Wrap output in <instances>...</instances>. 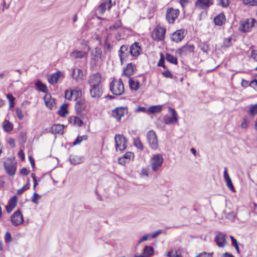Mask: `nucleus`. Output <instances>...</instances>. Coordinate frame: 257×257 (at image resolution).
I'll return each instance as SVG.
<instances>
[{
    "label": "nucleus",
    "mask_w": 257,
    "mask_h": 257,
    "mask_svg": "<svg viewBox=\"0 0 257 257\" xmlns=\"http://www.w3.org/2000/svg\"><path fill=\"white\" fill-rule=\"evenodd\" d=\"M44 100L46 106L52 110L55 107V100L50 94H46L44 97Z\"/></svg>",
    "instance_id": "aec40b11"
},
{
    "label": "nucleus",
    "mask_w": 257,
    "mask_h": 257,
    "mask_svg": "<svg viewBox=\"0 0 257 257\" xmlns=\"http://www.w3.org/2000/svg\"><path fill=\"white\" fill-rule=\"evenodd\" d=\"M213 4V0H197L195 2V7L199 9L206 10Z\"/></svg>",
    "instance_id": "2eb2a0df"
},
{
    "label": "nucleus",
    "mask_w": 257,
    "mask_h": 257,
    "mask_svg": "<svg viewBox=\"0 0 257 257\" xmlns=\"http://www.w3.org/2000/svg\"><path fill=\"white\" fill-rule=\"evenodd\" d=\"M154 249L152 246L146 245L143 249V254L145 257H149L154 253Z\"/></svg>",
    "instance_id": "2f4dec72"
},
{
    "label": "nucleus",
    "mask_w": 257,
    "mask_h": 257,
    "mask_svg": "<svg viewBox=\"0 0 257 257\" xmlns=\"http://www.w3.org/2000/svg\"><path fill=\"white\" fill-rule=\"evenodd\" d=\"M132 157H134V153L131 152H127L123 156V158L130 160Z\"/></svg>",
    "instance_id": "bf43d9fd"
},
{
    "label": "nucleus",
    "mask_w": 257,
    "mask_h": 257,
    "mask_svg": "<svg viewBox=\"0 0 257 257\" xmlns=\"http://www.w3.org/2000/svg\"><path fill=\"white\" fill-rule=\"evenodd\" d=\"M130 87L132 90H137L140 86L139 81H128Z\"/></svg>",
    "instance_id": "a19ab883"
},
{
    "label": "nucleus",
    "mask_w": 257,
    "mask_h": 257,
    "mask_svg": "<svg viewBox=\"0 0 257 257\" xmlns=\"http://www.w3.org/2000/svg\"><path fill=\"white\" fill-rule=\"evenodd\" d=\"M128 50V47L126 45H122L119 50V53H125Z\"/></svg>",
    "instance_id": "e2e57ef3"
},
{
    "label": "nucleus",
    "mask_w": 257,
    "mask_h": 257,
    "mask_svg": "<svg viewBox=\"0 0 257 257\" xmlns=\"http://www.w3.org/2000/svg\"><path fill=\"white\" fill-rule=\"evenodd\" d=\"M91 55L93 56V58L91 60V63L93 61L94 62V64L100 59L102 55V51L100 48L96 47L94 50L92 51Z\"/></svg>",
    "instance_id": "6ab92c4d"
},
{
    "label": "nucleus",
    "mask_w": 257,
    "mask_h": 257,
    "mask_svg": "<svg viewBox=\"0 0 257 257\" xmlns=\"http://www.w3.org/2000/svg\"><path fill=\"white\" fill-rule=\"evenodd\" d=\"M115 148L116 151L118 149L120 151H123L127 148V139L122 135L116 134L114 137Z\"/></svg>",
    "instance_id": "7ed1b4c3"
},
{
    "label": "nucleus",
    "mask_w": 257,
    "mask_h": 257,
    "mask_svg": "<svg viewBox=\"0 0 257 257\" xmlns=\"http://www.w3.org/2000/svg\"><path fill=\"white\" fill-rule=\"evenodd\" d=\"M11 221L14 226H18L24 222L23 216L20 209H18L11 216Z\"/></svg>",
    "instance_id": "0eeeda50"
},
{
    "label": "nucleus",
    "mask_w": 257,
    "mask_h": 257,
    "mask_svg": "<svg viewBox=\"0 0 257 257\" xmlns=\"http://www.w3.org/2000/svg\"><path fill=\"white\" fill-rule=\"evenodd\" d=\"M162 109V105H152L149 107L148 111L152 114L160 112Z\"/></svg>",
    "instance_id": "7c9ffc66"
},
{
    "label": "nucleus",
    "mask_w": 257,
    "mask_h": 257,
    "mask_svg": "<svg viewBox=\"0 0 257 257\" xmlns=\"http://www.w3.org/2000/svg\"><path fill=\"white\" fill-rule=\"evenodd\" d=\"M92 81H88V83L91 86L90 95L92 98H98L102 94V91L100 89V83L101 81H98L96 84H92Z\"/></svg>",
    "instance_id": "423d86ee"
},
{
    "label": "nucleus",
    "mask_w": 257,
    "mask_h": 257,
    "mask_svg": "<svg viewBox=\"0 0 257 257\" xmlns=\"http://www.w3.org/2000/svg\"><path fill=\"white\" fill-rule=\"evenodd\" d=\"M101 75L99 73H95L90 76L89 80H101Z\"/></svg>",
    "instance_id": "8fccbe9b"
},
{
    "label": "nucleus",
    "mask_w": 257,
    "mask_h": 257,
    "mask_svg": "<svg viewBox=\"0 0 257 257\" xmlns=\"http://www.w3.org/2000/svg\"><path fill=\"white\" fill-rule=\"evenodd\" d=\"M213 252H202L197 254L195 257H212Z\"/></svg>",
    "instance_id": "5fc2aeb1"
},
{
    "label": "nucleus",
    "mask_w": 257,
    "mask_h": 257,
    "mask_svg": "<svg viewBox=\"0 0 257 257\" xmlns=\"http://www.w3.org/2000/svg\"><path fill=\"white\" fill-rule=\"evenodd\" d=\"M64 78V74L63 72L58 71L52 74L48 78L47 80H58V79H63Z\"/></svg>",
    "instance_id": "a878e982"
},
{
    "label": "nucleus",
    "mask_w": 257,
    "mask_h": 257,
    "mask_svg": "<svg viewBox=\"0 0 257 257\" xmlns=\"http://www.w3.org/2000/svg\"><path fill=\"white\" fill-rule=\"evenodd\" d=\"M3 128L6 132H10L13 130V124L9 121V120H6L3 123Z\"/></svg>",
    "instance_id": "c9c22d12"
},
{
    "label": "nucleus",
    "mask_w": 257,
    "mask_h": 257,
    "mask_svg": "<svg viewBox=\"0 0 257 257\" xmlns=\"http://www.w3.org/2000/svg\"><path fill=\"white\" fill-rule=\"evenodd\" d=\"M29 188L28 187V184H25L24 186H23L21 189H18L17 191V194L18 195L21 194L22 193V192L27 189H28Z\"/></svg>",
    "instance_id": "052dcab7"
},
{
    "label": "nucleus",
    "mask_w": 257,
    "mask_h": 257,
    "mask_svg": "<svg viewBox=\"0 0 257 257\" xmlns=\"http://www.w3.org/2000/svg\"><path fill=\"white\" fill-rule=\"evenodd\" d=\"M64 125L60 124H55L50 127L49 132L53 134H63Z\"/></svg>",
    "instance_id": "4be33fe9"
},
{
    "label": "nucleus",
    "mask_w": 257,
    "mask_h": 257,
    "mask_svg": "<svg viewBox=\"0 0 257 257\" xmlns=\"http://www.w3.org/2000/svg\"><path fill=\"white\" fill-rule=\"evenodd\" d=\"M5 239L7 242L10 243L12 241L13 238L10 233L8 231L6 232L5 235Z\"/></svg>",
    "instance_id": "6e6d98bb"
},
{
    "label": "nucleus",
    "mask_w": 257,
    "mask_h": 257,
    "mask_svg": "<svg viewBox=\"0 0 257 257\" xmlns=\"http://www.w3.org/2000/svg\"><path fill=\"white\" fill-rule=\"evenodd\" d=\"M215 241L220 247H224L226 244V236L224 234L218 232L215 237Z\"/></svg>",
    "instance_id": "dca6fc26"
},
{
    "label": "nucleus",
    "mask_w": 257,
    "mask_h": 257,
    "mask_svg": "<svg viewBox=\"0 0 257 257\" xmlns=\"http://www.w3.org/2000/svg\"><path fill=\"white\" fill-rule=\"evenodd\" d=\"M217 5L221 6L223 8H227L230 3V0H216Z\"/></svg>",
    "instance_id": "ea45409f"
},
{
    "label": "nucleus",
    "mask_w": 257,
    "mask_h": 257,
    "mask_svg": "<svg viewBox=\"0 0 257 257\" xmlns=\"http://www.w3.org/2000/svg\"><path fill=\"white\" fill-rule=\"evenodd\" d=\"M226 21V18L223 13H220L215 17L214 22L216 25L221 26Z\"/></svg>",
    "instance_id": "393cba45"
},
{
    "label": "nucleus",
    "mask_w": 257,
    "mask_h": 257,
    "mask_svg": "<svg viewBox=\"0 0 257 257\" xmlns=\"http://www.w3.org/2000/svg\"><path fill=\"white\" fill-rule=\"evenodd\" d=\"M152 169L156 172L162 166L163 162V156L161 154H157L154 156L152 158Z\"/></svg>",
    "instance_id": "9b49d317"
},
{
    "label": "nucleus",
    "mask_w": 257,
    "mask_h": 257,
    "mask_svg": "<svg viewBox=\"0 0 257 257\" xmlns=\"http://www.w3.org/2000/svg\"><path fill=\"white\" fill-rule=\"evenodd\" d=\"M166 59L168 62H169L172 64H178V61H177V58L169 53L166 54Z\"/></svg>",
    "instance_id": "f704fd0d"
},
{
    "label": "nucleus",
    "mask_w": 257,
    "mask_h": 257,
    "mask_svg": "<svg viewBox=\"0 0 257 257\" xmlns=\"http://www.w3.org/2000/svg\"><path fill=\"white\" fill-rule=\"evenodd\" d=\"M200 48L203 52L207 53L209 50V45L205 43H201L200 45Z\"/></svg>",
    "instance_id": "a18cd8bd"
},
{
    "label": "nucleus",
    "mask_w": 257,
    "mask_h": 257,
    "mask_svg": "<svg viewBox=\"0 0 257 257\" xmlns=\"http://www.w3.org/2000/svg\"><path fill=\"white\" fill-rule=\"evenodd\" d=\"M230 238L232 241V246L234 247L239 245L237 240L233 236H230Z\"/></svg>",
    "instance_id": "338daca9"
},
{
    "label": "nucleus",
    "mask_w": 257,
    "mask_h": 257,
    "mask_svg": "<svg viewBox=\"0 0 257 257\" xmlns=\"http://www.w3.org/2000/svg\"><path fill=\"white\" fill-rule=\"evenodd\" d=\"M82 95V91L81 89H71V96H73L74 100L76 101Z\"/></svg>",
    "instance_id": "473e14b6"
},
{
    "label": "nucleus",
    "mask_w": 257,
    "mask_h": 257,
    "mask_svg": "<svg viewBox=\"0 0 257 257\" xmlns=\"http://www.w3.org/2000/svg\"><path fill=\"white\" fill-rule=\"evenodd\" d=\"M247 113L251 117H254L255 115H257V103L249 106Z\"/></svg>",
    "instance_id": "72a5a7b5"
},
{
    "label": "nucleus",
    "mask_w": 257,
    "mask_h": 257,
    "mask_svg": "<svg viewBox=\"0 0 257 257\" xmlns=\"http://www.w3.org/2000/svg\"><path fill=\"white\" fill-rule=\"evenodd\" d=\"M69 122L74 125L81 126L83 124V121L78 117L72 116L69 118Z\"/></svg>",
    "instance_id": "c85d7f7f"
},
{
    "label": "nucleus",
    "mask_w": 257,
    "mask_h": 257,
    "mask_svg": "<svg viewBox=\"0 0 257 257\" xmlns=\"http://www.w3.org/2000/svg\"><path fill=\"white\" fill-rule=\"evenodd\" d=\"M30 171L28 170L26 168H22L20 170V173L24 176H28L30 174Z\"/></svg>",
    "instance_id": "680f3d73"
},
{
    "label": "nucleus",
    "mask_w": 257,
    "mask_h": 257,
    "mask_svg": "<svg viewBox=\"0 0 257 257\" xmlns=\"http://www.w3.org/2000/svg\"><path fill=\"white\" fill-rule=\"evenodd\" d=\"M41 198V196L40 195H39L38 194H37L36 192H35L33 193V195L31 198L32 201L36 204H39L38 199H40Z\"/></svg>",
    "instance_id": "c03bdc74"
},
{
    "label": "nucleus",
    "mask_w": 257,
    "mask_h": 257,
    "mask_svg": "<svg viewBox=\"0 0 257 257\" xmlns=\"http://www.w3.org/2000/svg\"><path fill=\"white\" fill-rule=\"evenodd\" d=\"M110 90L114 95H121L124 92L123 81H111L110 84Z\"/></svg>",
    "instance_id": "f257e3e1"
},
{
    "label": "nucleus",
    "mask_w": 257,
    "mask_h": 257,
    "mask_svg": "<svg viewBox=\"0 0 257 257\" xmlns=\"http://www.w3.org/2000/svg\"><path fill=\"white\" fill-rule=\"evenodd\" d=\"M243 3L250 6H257V0H243Z\"/></svg>",
    "instance_id": "de8ad7c7"
},
{
    "label": "nucleus",
    "mask_w": 257,
    "mask_h": 257,
    "mask_svg": "<svg viewBox=\"0 0 257 257\" xmlns=\"http://www.w3.org/2000/svg\"><path fill=\"white\" fill-rule=\"evenodd\" d=\"M70 161L71 164L73 165H77L79 164L81 162V160L77 157H70Z\"/></svg>",
    "instance_id": "3c124183"
},
{
    "label": "nucleus",
    "mask_w": 257,
    "mask_h": 257,
    "mask_svg": "<svg viewBox=\"0 0 257 257\" xmlns=\"http://www.w3.org/2000/svg\"><path fill=\"white\" fill-rule=\"evenodd\" d=\"M162 233L161 230H158L156 231L153 232L151 235V237L155 238L157 237L158 235H159Z\"/></svg>",
    "instance_id": "0e129e2a"
},
{
    "label": "nucleus",
    "mask_w": 257,
    "mask_h": 257,
    "mask_svg": "<svg viewBox=\"0 0 257 257\" xmlns=\"http://www.w3.org/2000/svg\"><path fill=\"white\" fill-rule=\"evenodd\" d=\"M179 14V11L178 9H174L172 8L168 9L166 13V19L168 23H174Z\"/></svg>",
    "instance_id": "9d476101"
},
{
    "label": "nucleus",
    "mask_w": 257,
    "mask_h": 257,
    "mask_svg": "<svg viewBox=\"0 0 257 257\" xmlns=\"http://www.w3.org/2000/svg\"><path fill=\"white\" fill-rule=\"evenodd\" d=\"M231 40L232 39L231 37H228L227 38L225 39L223 41V45H224V46L226 47H229L231 44Z\"/></svg>",
    "instance_id": "4d7b16f0"
},
{
    "label": "nucleus",
    "mask_w": 257,
    "mask_h": 257,
    "mask_svg": "<svg viewBox=\"0 0 257 257\" xmlns=\"http://www.w3.org/2000/svg\"><path fill=\"white\" fill-rule=\"evenodd\" d=\"M249 123V120L248 117L245 116L243 117V121L241 122V123L240 124V126L241 128H245L248 126Z\"/></svg>",
    "instance_id": "37998d69"
},
{
    "label": "nucleus",
    "mask_w": 257,
    "mask_h": 257,
    "mask_svg": "<svg viewBox=\"0 0 257 257\" xmlns=\"http://www.w3.org/2000/svg\"><path fill=\"white\" fill-rule=\"evenodd\" d=\"M68 104L67 103H63L59 108L58 111L59 115L61 117H65L68 113V111L67 109Z\"/></svg>",
    "instance_id": "c756f323"
},
{
    "label": "nucleus",
    "mask_w": 257,
    "mask_h": 257,
    "mask_svg": "<svg viewBox=\"0 0 257 257\" xmlns=\"http://www.w3.org/2000/svg\"><path fill=\"white\" fill-rule=\"evenodd\" d=\"M112 6V1L111 0L105 1L99 6L98 10L101 14H103L106 9L109 10L111 8Z\"/></svg>",
    "instance_id": "b1692460"
},
{
    "label": "nucleus",
    "mask_w": 257,
    "mask_h": 257,
    "mask_svg": "<svg viewBox=\"0 0 257 257\" xmlns=\"http://www.w3.org/2000/svg\"><path fill=\"white\" fill-rule=\"evenodd\" d=\"M16 162L11 158H7L3 163L4 168L6 173L10 176L15 175L16 171Z\"/></svg>",
    "instance_id": "f03ea898"
},
{
    "label": "nucleus",
    "mask_w": 257,
    "mask_h": 257,
    "mask_svg": "<svg viewBox=\"0 0 257 257\" xmlns=\"http://www.w3.org/2000/svg\"><path fill=\"white\" fill-rule=\"evenodd\" d=\"M71 89H67L65 92V98L69 100H71L73 98V96H71Z\"/></svg>",
    "instance_id": "13d9d810"
},
{
    "label": "nucleus",
    "mask_w": 257,
    "mask_h": 257,
    "mask_svg": "<svg viewBox=\"0 0 257 257\" xmlns=\"http://www.w3.org/2000/svg\"><path fill=\"white\" fill-rule=\"evenodd\" d=\"M186 33L184 29H179L174 32L171 36L172 41L178 43L181 42L185 37Z\"/></svg>",
    "instance_id": "ddd939ff"
},
{
    "label": "nucleus",
    "mask_w": 257,
    "mask_h": 257,
    "mask_svg": "<svg viewBox=\"0 0 257 257\" xmlns=\"http://www.w3.org/2000/svg\"><path fill=\"white\" fill-rule=\"evenodd\" d=\"M35 87L38 91L43 93H46L49 91L46 85L43 83L42 81H36Z\"/></svg>",
    "instance_id": "cd10ccee"
},
{
    "label": "nucleus",
    "mask_w": 257,
    "mask_h": 257,
    "mask_svg": "<svg viewBox=\"0 0 257 257\" xmlns=\"http://www.w3.org/2000/svg\"><path fill=\"white\" fill-rule=\"evenodd\" d=\"M166 33V29L157 26L153 31L152 38L156 41H159L164 39Z\"/></svg>",
    "instance_id": "1a4fd4ad"
},
{
    "label": "nucleus",
    "mask_w": 257,
    "mask_h": 257,
    "mask_svg": "<svg viewBox=\"0 0 257 257\" xmlns=\"http://www.w3.org/2000/svg\"><path fill=\"white\" fill-rule=\"evenodd\" d=\"M87 55V52L77 50L73 51L70 54V57L74 59H82L86 57Z\"/></svg>",
    "instance_id": "5701e85b"
},
{
    "label": "nucleus",
    "mask_w": 257,
    "mask_h": 257,
    "mask_svg": "<svg viewBox=\"0 0 257 257\" xmlns=\"http://www.w3.org/2000/svg\"><path fill=\"white\" fill-rule=\"evenodd\" d=\"M227 187L231 191H234V187L231 178L225 180Z\"/></svg>",
    "instance_id": "864d4df0"
},
{
    "label": "nucleus",
    "mask_w": 257,
    "mask_h": 257,
    "mask_svg": "<svg viewBox=\"0 0 257 257\" xmlns=\"http://www.w3.org/2000/svg\"><path fill=\"white\" fill-rule=\"evenodd\" d=\"M141 51V48L138 42H135L130 47V53L132 56L136 57L139 56Z\"/></svg>",
    "instance_id": "a211bd4d"
},
{
    "label": "nucleus",
    "mask_w": 257,
    "mask_h": 257,
    "mask_svg": "<svg viewBox=\"0 0 257 257\" xmlns=\"http://www.w3.org/2000/svg\"><path fill=\"white\" fill-rule=\"evenodd\" d=\"M251 56L254 60L257 61V50L251 51Z\"/></svg>",
    "instance_id": "69168bd1"
},
{
    "label": "nucleus",
    "mask_w": 257,
    "mask_h": 257,
    "mask_svg": "<svg viewBox=\"0 0 257 257\" xmlns=\"http://www.w3.org/2000/svg\"><path fill=\"white\" fill-rule=\"evenodd\" d=\"M8 143L12 148H14L16 147L15 140L13 138L9 139Z\"/></svg>",
    "instance_id": "774afa93"
},
{
    "label": "nucleus",
    "mask_w": 257,
    "mask_h": 257,
    "mask_svg": "<svg viewBox=\"0 0 257 257\" xmlns=\"http://www.w3.org/2000/svg\"><path fill=\"white\" fill-rule=\"evenodd\" d=\"M147 137L151 148L153 150H157L158 148V142L156 133L152 130H150L147 132Z\"/></svg>",
    "instance_id": "20e7f679"
},
{
    "label": "nucleus",
    "mask_w": 257,
    "mask_h": 257,
    "mask_svg": "<svg viewBox=\"0 0 257 257\" xmlns=\"http://www.w3.org/2000/svg\"><path fill=\"white\" fill-rule=\"evenodd\" d=\"M88 139V136L87 135H83L82 136H78L75 140L73 143V146H76L79 144H80L83 140H87Z\"/></svg>",
    "instance_id": "4c0bfd02"
},
{
    "label": "nucleus",
    "mask_w": 257,
    "mask_h": 257,
    "mask_svg": "<svg viewBox=\"0 0 257 257\" xmlns=\"http://www.w3.org/2000/svg\"><path fill=\"white\" fill-rule=\"evenodd\" d=\"M134 65H133L132 63L128 64L125 68V69L123 70V74L129 77V80H133L132 78L130 77L133 75L134 73Z\"/></svg>",
    "instance_id": "bb28decb"
},
{
    "label": "nucleus",
    "mask_w": 257,
    "mask_h": 257,
    "mask_svg": "<svg viewBox=\"0 0 257 257\" xmlns=\"http://www.w3.org/2000/svg\"><path fill=\"white\" fill-rule=\"evenodd\" d=\"M256 21L254 19H247L245 21L240 22L239 27L240 31L245 33L249 31L250 29L254 26Z\"/></svg>",
    "instance_id": "39448f33"
},
{
    "label": "nucleus",
    "mask_w": 257,
    "mask_h": 257,
    "mask_svg": "<svg viewBox=\"0 0 257 257\" xmlns=\"http://www.w3.org/2000/svg\"><path fill=\"white\" fill-rule=\"evenodd\" d=\"M166 58H165L163 54L162 53H160V59L159 60V61L158 63V65L159 66H161V67H165V65H164V62H165V59Z\"/></svg>",
    "instance_id": "603ef678"
},
{
    "label": "nucleus",
    "mask_w": 257,
    "mask_h": 257,
    "mask_svg": "<svg viewBox=\"0 0 257 257\" xmlns=\"http://www.w3.org/2000/svg\"><path fill=\"white\" fill-rule=\"evenodd\" d=\"M15 109H16V115H17V117H18V118L20 120L23 119L24 118V115L23 114L22 110L19 107H16Z\"/></svg>",
    "instance_id": "09e8293b"
},
{
    "label": "nucleus",
    "mask_w": 257,
    "mask_h": 257,
    "mask_svg": "<svg viewBox=\"0 0 257 257\" xmlns=\"http://www.w3.org/2000/svg\"><path fill=\"white\" fill-rule=\"evenodd\" d=\"M127 110L126 107H117L112 111V115L117 121H119Z\"/></svg>",
    "instance_id": "4468645a"
},
{
    "label": "nucleus",
    "mask_w": 257,
    "mask_h": 257,
    "mask_svg": "<svg viewBox=\"0 0 257 257\" xmlns=\"http://www.w3.org/2000/svg\"><path fill=\"white\" fill-rule=\"evenodd\" d=\"M71 75L73 79L75 80H81L83 79V71L79 68H74L72 70Z\"/></svg>",
    "instance_id": "412c9836"
},
{
    "label": "nucleus",
    "mask_w": 257,
    "mask_h": 257,
    "mask_svg": "<svg viewBox=\"0 0 257 257\" xmlns=\"http://www.w3.org/2000/svg\"><path fill=\"white\" fill-rule=\"evenodd\" d=\"M134 145L141 151L143 150L144 147L139 138H136L134 140Z\"/></svg>",
    "instance_id": "58836bf2"
},
{
    "label": "nucleus",
    "mask_w": 257,
    "mask_h": 257,
    "mask_svg": "<svg viewBox=\"0 0 257 257\" xmlns=\"http://www.w3.org/2000/svg\"><path fill=\"white\" fill-rule=\"evenodd\" d=\"M86 104L84 99H80L77 100L74 105V108L77 114L80 115L81 112L85 109Z\"/></svg>",
    "instance_id": "f3484780"
},
{
    "label": "nucleus",
    "mask_w": 257,
    "mask_h": 257,
    "mask_svg": "<svg viewBox=\"0 0 257 257\" xmlns=\"http://www.w3.org/2000/svg\"><path fill=\"white\" fill-rule=\"evenodd\" d=\"M169 110L172 113V116H166L164 119L165 123L166 124H171L178 122V114L175 109L169 107Z\"/></svg>",
    "instance_id": "f8f14e48"
},
{
    "label": "nucleus",
    "mask_w": 257,
    "mask_h": 257,
    "mask_svg": "<svg viewBox=\"0 0 257 257\" xmlns=\"http://www.w3.org/2000/svg\"><path fill=\"white\" fill-rule=\"evenodd\" d=\"M195 47L193 45L186 44L176 51V54L180 56H186L188 54L194 52Z\"/></svg>",
    "instance_id": "6e6552de"
},
{
    "label": "nucleus",
    "mask_w": 257,
    "mask_h": 257,
    "mask_svg": "<svg viewBox=\"0 0 257 257\" xmlns=\"http://www.w3.org/2000/svg\"><path fill=\"white\" fill-rule=\"evenodd\" d=\"M121 26V22L120 21L118 20V21H116L114 23V24H113L112 25H111L109 27V29L110 30H116L118 28H119V27H120Z\"/></svg>",
    "instance_id": "49530a36"
},
{
    "label": "nucleus",
    "mask_w": 257,
    "mask_h": 257,
    "mask_svg": "<svg viewBox=\"0 0 257 257\" xmlns=\"http://www.w3.org/2000/svg\"><path fill=\"white\" fill-rule=\"evenodd\" d=\"M19 138L22 144H25L27 140L26 133L25 132H22L19 134Z\"/></svg>",
    "instance_id": "79ce46f5"
},
{
    "label": "nucleus",
    "mask_w": 257,
    "mask_h": 257,
    "mask_svg": "<svg viewBox=\"0 0 257 257\" xmlns=\"http://www.w3.org/2000/svg\"><path fill=\"white\" fill-rule=\"evenodd\" d=\"M18 203V198L16 195L13 196L8 201V205L14 208L17 206Z\"/></svg>",
    "instance_id": "e433bc0d"
}]
</instances>
